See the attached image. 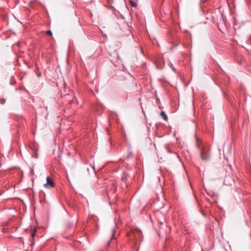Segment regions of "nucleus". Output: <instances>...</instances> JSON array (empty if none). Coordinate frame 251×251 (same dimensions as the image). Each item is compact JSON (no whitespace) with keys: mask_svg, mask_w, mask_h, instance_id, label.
I'll return each instance as SVG.
<instances>
[{"mask_svg":"<svg viewBox=\"0 0 251 251\" xmlns=\"http://www.w3.org/2000/svg\"><path fill=\"white\" fill-rule=\"evenodd\" d=\"M46 33L47 34L49 35L50 36H51L52 35V33L51 31L50 30H48L46 31Z\"/></svg>","mask_w":251,"mask_h":251,"instance_id":"6e6552de","label":"nucleus"},{"mask_svg":"<svg viewBox=\"0 0 251 251\" xmlns=\"http://www.w3.org/2000/svg\"><path fill=\"white\" fill-rule=\"evenodd\" d=\"M44 186L46 187L52 188L54 187V182L49 176H48L47 177V183Z\"/></svg>","mask_w":251,"mask_h":251,"instance_id":"f03ea898","label":"nucleus"},{"mask_svg":"<svg viewBox=\"0 0 251 251\" xmlns=\"http://www.w3.org/2000/svg\"><path fill=\"white\" fill-rule=\"evenodd\" d=\"M173 69L174 71H175V68L173 67Z\"/></svg>","mask_w":251,"mask_h":251,"instance_id":"9d476101","label":"nucleus"},{"mask_svg":"<svg viewBox=\"0 0 251 251\" xmlns=\"http://www.w3.org/2000/svg\"><path fill=\"white\" fill-rule=\"evenodd\" d=\"M115 232V229L114 227H112L110 230V240L107 242V245H109L111 241L113 239Z\"/></svg>","mask_w":251,"mask_h":251,"instance_id":"7ed1b4c3","label":"nucleus"},{"mask_svg":"<svg viewBox=\"0 0 251 251\" xmlns=\"http://www.w3.org/2000/svg\"><path fill=\"white\" fill-rule=\"evenodd\" d=\"M129 2L130 5L132 7H136L137 4L136 3V2L134 0H129Z\"/></svg>","mask_w":251,"mask_h":251,"instance_id":"423d86ee","label":"nucleus"},{"mask_svg":"<svg viewBox=\"0 0 251 251\" xmlns=\"http://www.w3.org/2000/svg\"><path fill=\"white\" fill-rule=\"evenodd\" d=\"M165 149L167 150L168 152L169 153H172V151L171 150L170 146L169 145H166L165 146Z\"/></svg>","mask_w":251,"mask_h":251,"instance_id":"0eeeda50","label":"nucleus"},{"mask_svg":"<svg viewBox=\"0 0 251 251\" xmlns=\"http://www.w3.org/2000/svg\"><path fill=\"white\" fill-rule=\"evenodd\" d=\"M160 116L162 117V118L165 121H167L168 120V117H167V115L165 114L164 111H161Z\"/></svg>","mask_w":251,"mask_h":251,"instance_id":"39448f33","label":"nucleus"},{"mask_svg":"<svg viewBox=\"0 0 251 251\" xmlns=\"http://www.w3.org/2000/svg\"><path fill=\"white\" fill-rule=\"evenodd\" d=\"M35 233H36V230H34V231L32 232V233L31 234V236L32 238H33L35 236Z\"/></svg>","mask_w":251,"mask_h":251,"instance_id":"1a4fd4ad","label":"nucleus"},{"mask_svg":"<svg viewBox=\"0 0 251 251\" xmlns=\"http://www.w3.org/2000/svg\"><path fill=\"white\" fill-rule=\"evenodd\" d=\"M196 141L197 147L200 151V155L201 159L206 161L209 159L210 156L208 146L204 145L200 139L196 138Z\"/></svg>","mask_w":251,"mask_h":251,"instance_id":"f257e3e1","label":"nucleus"},{"mask_svg":"<svg viewBox=\"0 0 251 251\" xmlns=\"http://www.w3.org/2000/svg\"><path fill=\"white\" fill-rule=\"evenodd\" d=\"M30 148L34 152V154L32 155V157L35 158H38V149L36 148H33L31 147H30Z\"/></svg>","mask_w":251,"mask_h":251,"instance_id":"20e7f679","label":"nucleus"}]
</instances>
